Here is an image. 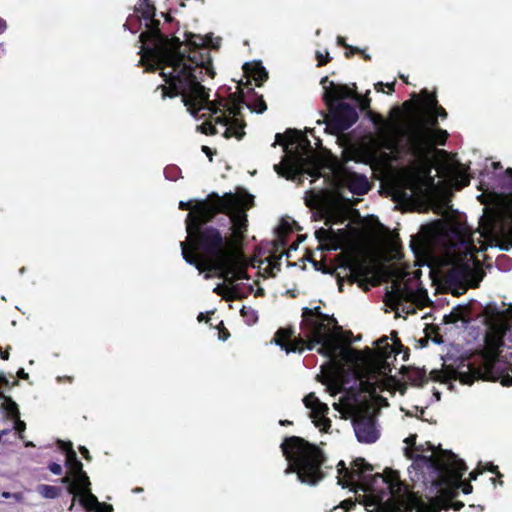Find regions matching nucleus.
I'll return each mask as SVG.
<instances>
[{
    "label": "nucleus",
    "instance_id": "1",
    "mask_svg": "<svg viewBox=\"0 0 512 512\" xmlns=\"http://www.w3.org/2000/svg\"><path fill=\"white\" fill-rule=\"evenodd\" d=\"M455 460L461 463L465 468L461 475L464 474L467 467L462 460L455 456ZM338 484L342 487H352L355 490L361 489L365 494L362 496L361 503L366 507L367 512H440L441 508H447L448 503L458 493V489L462 486L465 494L472 492V485L463 484L460 476L452 485H455L453 495L444 496L441 488L445 485L438 481H432L430 477L426 479V483H431L435 488V495L423 500L415 493L410 492L407 487L400 481L397 472L388 470L385 474H373V468L366 463L364 459H355L350 468H346L345 463L340 461L337 465Z\"/></svg>",
    "mask_w": 512,
    "mask_h": 512
},
{
    "label": "nucleus",
    "instance_id": "2",
    "mask_svg": "<svg viewBox=\"0 0 512 512\" xmlns=\"http://www.w3.org/2000/svg\"><path fill=\"white\" fill-rule=\"evenodd\" d=\"M335 324L336 320L321 313L319 307L304 308L301 322L303 335L291 339L293 331L281 328L276 332L274 342L287 353L302 352L304 346L311 350L316 345H320L317 352L328 358L326 365L330 369L318 375L317 378L327 386V391L332 396L342 391V382L332 371V366L338 358L346 363L364 366L367 375L365 381L361 380V384L367 385L365 389L370 390L372 386H380L391 372L389 364L381 358L374 357L370 350L363 355L356 350L342 347L338 336L333 332Z\"/></svg>",
    "mask_w": 512,
    "mask_h": 512
},
{
    "label": "nucleus",
    "instance_id": "3",
    "mask_svg": "<svg viewBox=\"0 0 512 512\" xmlns=\"http://www.w3.org/2000/svg\"><path fill=\"white\" fill-rule=\"evenodd\" d=\"M212 61L204 65L187 63L183 65L171 64L163 69V79L167 85L159 86L162 90V97L181 95L184 105L188 111L197 116L200 111H207L212 115V120L203 123L200 128L204 134H217V125L223 128L225 138L235 137L242 139L245 135V123L240 117L242 95L233 93L229 100L219 102L210 101L208 91L201 85L202 75L205 73L214 77Z\"/></svg>",
    "mask_w": 512,
    "mask_h": 512
},
{
    "label": "nucleus",
    "instance_id": "4",
    "mask_svg": "<svg viewBox=\"0 0 512 512\" xmlns=\"http://www.w3.org/2000/svg\"><path fill=\"white\" fill-rule=\"evenodd\" d=\"M210 198V201H197L195 205L181 201L179 208L190 210L186 218L189 249L201 252L208 258L210 266L223 269L227 265V260L231 259V254H228L227 250V238L217 229L203 228V225L212 220L218 212H224L230 218L235 237L241 238L247 226L245 210L251 204L252 197L234 194L219 197L213 194Z\"/></svg>",
    "mask_w": 512,
    "mask_h": 512
},
{
    "label": "nucleus",
    "instance_id": "5",
    "mask_svg": "<svg viewBox=\"0 0 512 512\" xmlns=\"http://www.w3.org/2000/svg\"><path fill=\"white\" fill-rule=\"evenodd\" d=\"M491 201L495 205L496 213L493 223L483 232H470L461 226H451L443 235V244L446 256L466 280H474L477 286L482 276L479 275L480 261L476 257L479 251L474 244L475 235L478 240L485 237L493 240L502 249L512 247V169L506 170L501 191L491 193Z\"/></svg>",
    "mask_w": 512,
    "mask_h": 512
},
{
    "label": "nucleus",
    "instance_id": "6",
    "mask_svg": "<svg viewBox=\"0 0 512 512\" xmlns=\"http://www.w3.org/2000/svg\"><path fill=\"white\" fill-rule=\"evenodd\" d=\"M511 321L512 314L508 310L488 308L484 351L468 359H459L453 364H444L441 370H432L429 378L442 383L458 380L463 384H472L474 380L482 379L499 381L504 386H511L512 365L500 357L499 351L504 345V337Z\"/></svg>",
    "mask_w": 512,
    "mask_h": 512
},
{
    "label": "nucleus",
    "instance_id": "7",
    "mask_svg": "<svg viewBox=\"0 0 512 512\" xmlns=\"http://www.w3.org/2000/svg\"><path fill=\"white\" fill-rule=\"evenodd\" d=\"M138 11L148 21L146 24L148 30L141 33L139 37L142 43L140 63L146 59L151 60L156 69L160 70L161 76H163V69L171 64L180 66L187 63L196 65L208 63L209 51L207 47L217 48L219 45V38L214 43L208 35L201 36L189 33L186 35L185 42H181L178 38H167L160 33L157 27L159 23L153 19L155 7L148 0L140 3Z\"/></svg>",
    "mask_w": 512,
    "mask_h": 512
},
{
    "label": "nucleus",
    "instance_id": "8",
    "mask_svg": "<svg viewBox=\"0 0 512 512\" xmlns=\"http://www.w3.org/2000/svg\"><path fill=\"white\" fill-rule=\"evenodd\" d=\"M417 435H410L405 439L407 446L404 449L405 456L413 459L408 468L410 478L413 482L430 477L432 481L444 483L441 493L444 496L453 495L455 485H452L464 470V466L455 460V454L451 451L436 448L430 443L416 446Z\"/></svg>",
    "mask_w": 512,
    "mask_h": 512
},
{
    "label": "nucleus",
    "instance_id": "9",
    "mask_svg": "<svg viewBox=\"0 0 512 512\" xmlns=\"http://www.w3.org/2000/svg\"><path fill=\"white\" fill-rule=\"evenodd\" d=\"M447 137V131L442 129L415 127L410 130L406 145L413 159L401 172L400 182L404 189L409 190L411 194H417L422 190L425 180L430 178L433 166L432 145L445 144Z\"/></svg>",
    "mask_w": 512,
    "mask_h": 512
},
{
    "label": "nucleus",
    "instance_id": "10",
    "mask_svg": "<svg viewBox=\"0 0 512 512\" xmlns=\"http://www.w3.org/2000/svg\"><path fill=\"white\" fill-rule=\"evenodd\" d=\"M277 144L284 147L286 156L280 164L274 165L279 176L301 182V176L308 174L313 177L320 175V160L313 152L307 138L300 133L288 130L285 135L277 133L273 147Z\"/></svg>",
    "mask_w": 512,
    "mask_h": 512
},
{
    "label": "nucleus",
    "instance_id": "11",
    "mask_svg": "<svg viewBox=\"0 0 512 512\" xmlns=\"http://www.w3.org/2000/svg\"><path fill=\"white\" fill-rule=\"evenodd\" d=\"M183 258L191 265L199 270L203 271H215L218 273V277L224 279L229 286L224 284H218L213 292L217 295L225 297L227 300L236 299L239 297L238 286L235 284L237 280L247 279V263L244 255L233 248L231 242L227 239V250L228 254H231V259L227 260V265L223 269H218L210 266L208 258H206L201 252L192 251L189 249L187 242L180 243Z\"/></svg>",
    "mask_w": 512,
    "mask_h": 512
},
{
    "label": "nucleus",
    "instance_id": "12",
    "mask_svg": "<svg viewBox=\"0 0 512 512\" xmlns=\"http://www.w3.org/2000/svg\"><path fill=\"white\" fill-rule=\"evenodd\" d=\"M281 448L288 461L285 474L296 473L300 482L311 486L324 478L321 467L325 457L315 445L300 437L292 436L285 439Z\"/></svg>",
    "mask_w": 512,
    "mask_h": 512
},
{
    "label": "nucleus",
    "instance_id": "13",
    "mask_svg": "<svg viewBox=\"0 0 512 512\" xmlns=\"http://www.w3.org/2000/svg\"><path fill=\"white\" fill-rule=\"evenodd\" d=\"M395 309L402 307L407 313L413 312V305L424 307L428 304V294L423 289H413L407 283H395L392 291L387 294Z\"/></svg>",
    "mask_w": 512,
    "mask_h": 512
},
{
    "label": "nucleus",
    "instance_id": "14",
    "mask_svg": "<svg viewBox=\"0 0 512 512\" xmlns=\"http://www.w3.org/2000/svg\"><path fill=\"white\" fill-rule=\"evenodd\" d=\"M352 416L354 431L359 442L369 444L379 438L380 433L370 407H357L352 412Z\"/></svg>",
    "mask_w": 512,
    "mask_h": 512
},
{
    "label": "nucleus",
    "instance_id": "15",
    "mask_svg": "<svg viewBox=\"0 0 512 512\" xmlns=\"http://www.w3.org/2000/svg\"><path fill=\"white\" fill-rule=\"evenodd\" d=\"M321 84L324 89V99L328 104L346 98H353L362 111H366L370 107V99L367 95L362 97L346 85L335 84L328 81L327 77L322 79Z\"/></svg>",
    "mask_w": 512,
    "mask_h": 512
},
{
    "label": "nucleus",
    "instance_id": "16",
    "mask_svg": "<svg viewBox=\"0 0 512 512\" xmlns=\"http://www.w3.org/2000/svg\"><path fill=\"white\" fill-rule=\"evenodd\" d=\"M336 185L339 188H347L352 193L362 195L368 192L369 182L363 175L342 169L335 174Z\"/></svg>",
    "mask_w": 512,
    "mask_h": 512
},
{
    "label": "nucleus",
    "instance_id": "17",
    "mask_svg": "<svg viewBox=\"0 0 512 512\" xmlns=\"http://www.w3.org/2000/svg\"><path fill=\"white\" fill-rule=\"evenodd\" d=\"M373 122L378 127V146L391 153H398L396 127L385 121L380 115H375Z\"/></svg>",
    "mask_w": 512,
    "mask_h": 512
},
{
    "label": "nucleus",
    "instance_id": "18",
    "mask_svg": "<svg viewBox=\"0 0 512 512\" xmlns=\"http://www.w3.org/2000/svg\"><path fill=\"white\" fill-rule=\"evenodd\" d=\"M305 406L311 410L310 416L316 427L321 430H327L330 427V420L326 418L328 412V406L315 396L314 393H310L303 399Z\"/></svg>",
    "mask_w": 512,
    "mask_h": 512
},
{
    "label": "nucleus",
    "instance_id": "19",
    "mask_svg": "<svg viewBox=\"0 0 512 512\" xmlns=\"http://www.w3.org/2000/svg\"><path fill=\"white\" fill-rule=\"evenodd\" d=\"M358 119L356 107L347 103H340L334 112V121L340 130L350 128Z\"/></svg>",
    "mask_w": 512,
    "mask_h": 512
},
{
    "label": "nucleus",
    "instance_id": "20",
    "mask_svg": "<svg viewBox=\"0 0 512 512\" xmlns=\"http://www.w3.org/2000/svg\"><path fill=\"white\" fill-rule=\"evenodd\" d=\"M370 274L371 268L364 261L353 259L350 262L347 277L351 283L359 282L360 286H363Z\"/></svg>",
    "mask_w": 512,
    "mask_h": 512
},
{
    "label": "nucleus",
    "instance_id": "21",
    "mask_svg": "<svg viewBox=\"0 0 512 512\" xmlns=\"http://www.w3.org/2000/svg\"><path fill=\"white\" fill-rule=\"evenodd\" d=\"M74 481L68 486V492L73 494L72 503L70 510L74 507L76 501V495L83 493L86 490H90V481L86 473L82 470L79 474H75Z\"/></svg>",
    "mask_w": 512,
    "mask_h": 512
},
{
    "label": "nucleus",
    "instance_id": "22",
    "mask_svg": "<svg viewBox=\"0 0 512 512\" xmlns=\"http://www.w3.org/2000/svg\"><path fill=\"white\" fill-rule=\"evenodd\" d=\"M80 503L84 508L89 511L101 512V508L108 509V512H112V506L104 503H100L95 495L91 493V490H86L83 493L79 494Z\"/></svg>",
    "mask_w": 512,
    "mask_h": 512
},
{
    "label": "nucleus",
    "instance_id": "23",
    "mask_svg": "<svg viewBox=\"0 0 512 512\" xmlns=\"http://www.w3.org/2000/svg\"><path fill=\"white\" fill-rule=\"evenodd\" d=\"M315 236L322 245H326L327 249H337L341 241L332 229L320 228L315 232Z\"/></svg>",
    "mask_w": 512,
    "mask_h": 512
},
{
    "label": "nucleus",
    "instance_id": "24",
    "mask_svg": "<svg viewBox=\"0 0 512 512\" xmlns=\"http://www.w3.org/2000/svg\"><path fill=\"white\" fill-rule=\"evenodd\" d=\"M446 323H468L471 320L470 308L465 305L454 307L452 311L444 317Z\"/></svg>",
    "mask_w": 512,
    "mask_h": 512
},
{
    "label": "nucleus",
    "instance_id": "25",
    "mask_svg": "<svg viewBox=\"0 0 512 512\" xmlns=\"http://www.w3.org/2000/svg\"><path fill=\"white\" fill-rule=\"evenodd\" d=\"M427 113L429 115V123L431 126L437 124V117L445 119L447 113L444 108L438 106L436 98L433 96L427 101Z\"/></svg>",
    "mask_w": 512,
    "mask_h": 512
},
{
    "label": "nucleus",
    "instance_id": "26",
    "mask_svg": "<svg viewBox=\"0 0 512 512\" xmlns=\"http://www.w3.org/2000/svg\"><path fill=\"white\" fill-rule=\"evenodd\" d=\"M66 450V464L72 476L79 474L83 469L82 463L78 460L76 452L72 448V444L68 443Z\"/></svg>",
    "mask_w": 512,
    "mask_h": 512
},
{
    "label": "nucleus",
    "instance_id": "27",
    "mask_svg": "<svg viewBox=\"0 0 512 512\" xmlns=\"http://www.w3.org/2000/svg\"><path fill=\"white\" fill-rule=\"evenodd\" d=\"M406 378L416 386H422L428 381L426 371L420 368H408L406 370Z\"/></svg>",
    "mask_w": 512,
    "mask_h": 512
},
{
    "label": "nucleus",
    "instance_id": "28",
    "mask_svg": "<svg viewBox=\"0 0 512 512\" xmlns=\"http://www.w3.org/2000/svg\"><path fill=\"white\" fill-rule=\"evenodd\" d=\"M305 203L310 208L324 209L325 206L322 195L314 191H308L306 193Z\"/></svg>",
    "mask_w": 512,
    "mask_h": 512
},
{
    "label": "nucleus",
    "instance_id": "29",
    "mask_svg": "<svg viewBox=\"0 0 512 512\" xmlns=\"http://www.w3.org/2000/svg\"><path fill=\"white\" fill-rule=\"evenodd\" d=\"M324 218H325V224L327 226L332 225L337 222L342 223L344 221V216L342 215V213L332 207H326L324 209Z\"/></svg>",
    "mask_w": 512,
    "mask_h": 512
},
{
    "label": "nucleus",
    "instance_id": "30",
    "mask_svg": "<svg viewBox=\"0 0 512 512\" xmlns=\"http://www.w3.org/2000/svg\"><path fill=\"white\" fill-rule=\"evenodd\" d=\"M36 490L41 496L49 499L58 497L60 491L59 488L55 486L45 484L39 485Z\"/></svg>",
    "mask_w": 512,
    "mask_h": 512
},
{
    "label": "nucleus",
    "instance_id": "31",
    "mask_svg": "<svg viewBox=\"0 0 512 512\" xmlns=\"http://www.w3.org/2000/svg\"><path fill=\"white\" fill-rule=\"evenodd\" d=\"M241 315L244 317L245 321L250 325L256 323L258 319L257 312L251 307L244 306L241 309Z\"/></svg>",
    "mask_w": 512,
    "mask_h": 512
},
{
    "label": "nucleus",
    "instance_id": "32",
    "mask_svg": "<svg viewBox=\"0 0 512 512\" xmlns=\"http://www.w3.org/2000/svg\"><path fill=\"white\" fill-rule=\"evenodd\" d=\"M253 77H254L255 81L259 82V85H260L262 82L267 80L268 73L264 69V67L257 65V66H255V68L253 70Z\"/></svg>",
    "mask_w": 512,
    "mask_h": 512
},
{
    "label": "nucleus",
    "instance_id": "33",
    "mask_svg": "<svg viewBox=\"0 0 512 512\" xmlns=\"http://www.w3.org/2000/svg\"><path fill=\"white\" fill-rule=\"evenodd\" d=\"M248 107L257 113H263L267 109L266 103L262 97L256 98L253 103L248 104Z\"/></svg>",
    "mask_w": 512,
    "mask_h": 512
},
{
    "label": "nucleus",
    "instance_id": "34",
    "mask_svg": "<svg viewBox=\"0 0 512 512\" xmlns=\"http://www.w3.org/2000/svg\"><path fill=\"white\" fill-rule=\"evenodd\" d=\"M454 177H455L456 186L458 189L465 187L469 184V179L463 172L455 171Z\"/></svg>",
    "mask_w": 512,
    "mask_h": 512
},
{
    "label": "nucleus",
    "instance_id": "35",
    "mask_svg": "<svg viewBox=\"0 0 512 512\" xmlns=\"http://www.w3.org/2000/svg\"><path fill=\"white\" fill-rule=\"evenodd\" d=\"M13 419L15 421L14 428L20 433H22L26 428L25 422L20 420V417H14Z\"/></svg>",
    "mask_w": 512,
    "mask_h": 512
},
{
    "label": "nucleus",
    "instance_id": "36",
    "mask_svg": "<svg viewBox=\"0 0 512 512\" xmlns=\"http://www.w3.org/2000/svg\"><path fill=\"white\" fill-rule=\"evenodd\" d=\"M328 55V52H326L325 56L321 52L316 53V57L320 66L325 65L328 62Z\"/></svg>",
    "mask_w": 512,
    "mask_h": 512
},
{
    "label": "nucleus",
    "instance_id": "37",
    "mask_svg": "<svg viewBox=\"0 0 512 512\" xmlns=\"http://www.w3.org/2000/svg\"><path fill=\"white\" fill-rule=\"evenodd\" d=\"M49 470L55 474V475H59L62 473V467L61 465L57 464V463H52L49 465Z\"/></svg>",
    "mask_w": 512,
    "mask_h": 512
},
{
    "label": "nucleus",
    "instance_id": "38",
    "mask_svg": "<svg viewBox=\"0 0 512 512\" xmlns=\"http://www.w3.org/2000/svg\"><path fill=\"white\" fill-rule=\"evenodd\" d=\"M341 508L345 509L346 511L353 508L355 506V503L352 500H344L340 504Z\"/></svg>",
    "mask_w": 512,
    "mask_h": 512
},
{
    "label": "nucleus",
    "instance_id": "39",
    "mask_svg": "<svg viewBox=\"0 0 512 512\" xmlns=\"http://www.w3.org/2000/svg\"><path fill=\"white\" fill-rule=\"evenodd\" d=\"M79 450H80L81 454L85 457V459H87V460L91 459L89 451L85 446H80Z\"/></svg>",
    "mask_w": 512,
    "mask_h": 512
},
{
    "label": "nucleus",
    "instance_id": "40",
    "mask_svg": "<svg viewBox=\"0 0 512 512\" xmlns=\"http://www.w3.org/2000/svg\"><path fill=\"white\" fill-rule=\"evenodd\" d=\"M449 502H451V500ZM463 506L464 504L462 502H456L454 504L448 503V507L446 509L452 507L454 510H460Z\"/></svg>",
    "mask_w": 512,
    "mask_h": 512
},
{
    "label": "nucleus",
    "instance_id": "41",
    "mask_svg": "<svg viewBox=\"0 0 512 512\" xmlns=\"http://www.w3.org/2000/svg\"><path fill=\"white\" fill-rule=\"evenodd\" d=\"M12 498L17 502H22L24 499V496L22 493H13Z\"/></svg>",
    "mask_w": 512,
    "mask_h": 512
},
{
    "label": "nucleus",
    "instance_id": "42",
    "mask_svg": "<svg viewBox=\"0 0 512 512\" xmlns=\"http://www.w3.org/2000/svg\"><path fill=\"white\" fill-rule=\"evenodd\" d=\"M17 376L19 378H22V379H27L28 378V374L22 368L18 370Z\"/></svg>",
    "mask_w": 512,
    "mask_h": 512
},
{
    "label": "nucleus",
    "instance_id": "43",
    "mask_svg": "<svg viewBox=\"0 0 512 512\" xmlns=\"http://www.w3.org/2000/svg\"><path fill=\"white\" fill-rule=\"evenodd\" d=\"M337 43H338L339 45H341V46L346 47V48H347V47H349V45H347V44L345 43V39H344L342 36H338V37H337Z\"/></svg>",
    "mask_w": 512,
    "mask_h": 512
},
{
    "label": "nucleus",
    "instance_id": "44",
    "mask_svg": "<svg viewBox=\"0 0 512 512\" xmlns=\"http://www.w3.org/2000/svg\"><path fill=\"white\" fill-rule=\"evenodd\" d=\"M482 471H483V470H477V471H473V472H471V473H470V478H471V480H476L477 475H478V474H481V473H482Z\"/></svg>",
    "mask_w": 512,
    "mask_h": 512
},
{
    "label": "nucleus",
    "instance_id": "45",
    "mask_svg": "<svg viewBox=\"0 0 512 512\" xmlns=\"http://www.w3.org/2000/svg\"><path fill=\"white\" fill-rule=\"evenodd\" d=\"M488 470H490L493 473H497L499 477L501 476V474L499 472H497V467L492 464H489Z\"/></svg>",
    "mask_w": 512,
    "mask_h": 512
},
{
    "label": "nucleus",
    "instance_id": "46",
    "mask_svg": "<svg viewBox=\"0 0 512 512\" xmlns=\"http://www.w3.org/2000/svg\"><path fill=\"white\" fill-rule=\"evenodd\" d=\"M385 86V84L383 82H379L375 85V89L380 92V91H383V87Z\"/></svg>",
    "mask_w": 512,
    "mask_h": 512
},
{
    "label": "nucleus",
    "instance_id": "47",
    "mask_svg": "<svg viewBox=\"0 0 512 512\" xmlns=\"http://www.w3.org/2000/svg\"><path fill=\"white\" fill-rule=\"evenodd\" d=\"M61 481H62L63 483H65V484H69V485H70L71 483H73V481H71V478H70L69 476H65V477H63Z\"/></svg>",
    "mask_w": 512,
    "mask_h": 512
},
{
    "label": "nucleus",
    "instance_id": "48",
    "mask_svg": "<svg viewBox=\"0 0 512 512\" xmlns=\"http://www.w3.org/2000/svg\"><path fill=\"white\" fill-rule=\"evenodd\" d=\"M6 29V23L2 19H0V33Z\"/></svg>",
    "mask_w": 512,
    "mask_h": 512
},
{
    "label": "nucleus",
    "instance_id": "49",
    "mask_svg": "<svg viewBox=\"0 0 512 512\" xmlns=\"http://www.w3.org/2000/svg\"><path fill=\"white\" fill-rule=\"evenodd\" d=\"M1 358H2L3 360H8V358H9V352H8V351L2 352V353H1Z\"/></svg>",
    "mask_w": 512,
    "mask_h": 512
},
{
    "label": "nucleus",
    "instance_id": "50",
    "mask_svg": "<svg viewBox=\"0 0 512 512\" xmlns=\"http://www.w3.org/2000/svg\"><path fill=\"white\" fill-rule=\"evenodd\" d=\"M202 150H203V152H204V153H206L207 155H210V154H211V150H210V148H209V147H207V146H203V147H202Z\"/></svg>",
    "mask_w": 512,
    "mask_h": 512
},
{
    "label": "nucleus",
    "instance_id": "51",
    "mask_svg": "<svg viewBox=\"0 0 512 512\" xmlns=\"http://www.w3.org/2000/svg\"><path fill=\"white\" fill-rule=\"evenodd\" d=\"M12 494H13V493L5 492V491H4V492H2V497H4V498H12Z\"/></svg>",
    "mask_w": 512,
    "mask_h": 512
},
{
    "label": "nucleus",
    "instance_id": "52",
    "mask_svg": "<svg viewBox=\"0 0 512 512\" xmlns=\"http://www.w3.org/2000/svg\"><path fill=\"white\" fill-rule=\"evenodd\" d=\"M347 49H350L351 53H358L360 51L358 48L351 46L347 47Z\"/></svg>",
    "mask_w": 512,
    "mask_h": 512
},
{
    "label": "nucleus",
    "instance_id": "53",
    "mask_svg": "<svg viewBox=\"0 0 512 512\" xmlns=\"http://www.w3.org/2000/svg\"><path fill=\"white\" fill-rule=\"evenodd\" d=\"M333 407H334L336 410H339V411H340V404H339V403H334V404H333Z\"/></svg>",
    "mask_w": 512,
    "mask_h": 512
},
{
    "label": "nucleus",
    "instance_id": "54",
    "mask_svg": "<svg viewBox=\"0 0 512 512\" xmlns=\"http://www.w3.org/2000/svg\"><path fill=\"white\" fill-rule=\"evenodd\" d=\"M339 289L342 290V279L338 278Z\"/></svg>",
    "mask_w": 512,
    "mask_h": 512
},
{
    "label": "nucleus",
    "instance_id": "55",
    "mask_svg": "<svg viewBox=\"0 0 512 512\" xmlns=\"http://www.w3.org/2000/svg\"><path fill=\"white\" fill-rule=\"evenodd\" d=\"M203 319H204V315H203V313H200L198 315V321H202Z\"/></svg>",
    "mask_w": 512,
    "mask_h": 512
},
{
    "label": "nucleus",
    "instance_id": "56",
    "mask_svg": "<svg viewBox=\"0 0 512 512\" xmlns=\"http://www.w3.org/2000/svg\"><path fill=\"white\" fill-rule=\"evenodd\" d=\"M386 86L389 87V89L392 91L394 84L393 83L392 84H386Z\"/></svg>",
    "mask_w": 512,
    "mask_h": 512
},
{
    "label": "nucleus",
    "instance_id": "57",
    "mask_svg": "<svg viewBox=\"0 0 512 512\" xmlns=\"http://www.w3.org/2000/svg\"><path fill=\"white\" fill-rule=\"evenodd\" d=\"M5 380V375L4 374H0V381H4Z\"/></svg>",
    "mask_w": 512,
    "mask_h": 512
},
{
    "label": "nucleus",
    "instance_id": "58",
    "mask_svg": "<svg viewBox=\"0 0 512 512\" xmlns=\"http://www.w3.org/2000/svg\"><path fill=\"white\" fill-rule=\"evenodd\" d=\"M26 446H33V443L32 442H27Z\"/></svg>",
    "mask_w": 512,
    "mask_h": 512
},
{
    "label": "nucleus",
    "instance_id": "59",
    "mask_svg": "<svg viewBox=\"0 0 512 512\" xmlns=\"http://www.w3.org/2000/svg\"><path fill=\"white\" fill-rule=\"evenodd\" d=\"M24 271H25V268H24V267L20 269V273H21V274H22V273H24Z\"/></svg>",
    "mask_w": 512,
    "mask_h": 512
},
{
    "label": "nucleus",
    "instance_id": "60",
    "mask_svg": "<svg viewBox=\"0 0 512 512\" xmlns=\"http://www.w3.org/2000/svg\"><path fill=\"white\" fill-rule=\"evenodd\" d=\"M210 277H211V275H210L209 273L205 275V278H206V279H208V278H210Z\"/></svg>",
    "mask_w": 512,
    "mask_h": 512
},
{
    "label": "nucleus",
    "instance_id": "61",
    "mask_svg": "<svg viewBox=\"0 0 512 512\" xmlns=\"http://www.w3.org/2000/svg\"><path fill=\"white\" fill-rule=\"evenodd\" d=\"M140 491H142V489H141V488H137V489H135V492H140Z\"/></svg>",
    "mask_w": 512,
    "mask_h": 512
},
{
    "label": "nucleus",
    "instance_id": "62",
    "mask_svg": "<svg viewBox=\"0 0 512 512\" xmlns=\"http://www.w3.org/2000/svg\"><path fill=\"white\" fill-rule=\"evenodd\" d=\"M482 249H484V245L483 244L480 245L479 250H482Z\"/></svg>",
    "mask_w": 512,
    "mask_h": 512
}]
</instances>
